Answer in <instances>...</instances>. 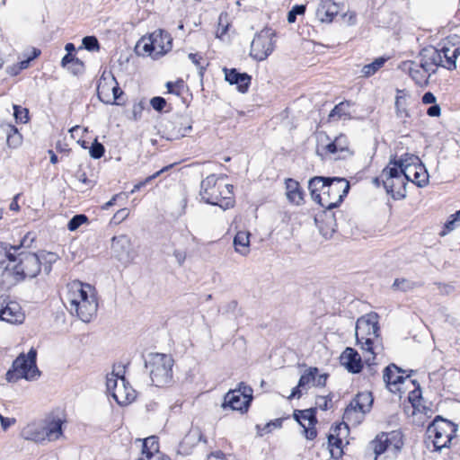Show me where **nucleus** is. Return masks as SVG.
<instances>
[{
  "mask_svg": "<svg viewBox=\"0 0 460 460\" xmlns=\"http://www.w3.org/2000/svg\"><path fill=\"white\" fill-rule=\"evenodd\" d=\"M222 177L210 174L200 182L199 196L205 203L227 209L234 205L233 185L219 181Z\"/></svg>",
  "mask_w": 460,
  "mask_h": 460,
  "instance_id": "obj_1",
  "label": "nucleus"
},
{
  "mask_svg": "<svg viewBox=\"0 0 460 460\" xmlns=\"http://www.w3.org/2000/svg\"><path fill=\"white\" fill-rule=\"evenodd\" d=\"M355 335L357 343L376 358V349L380 344L378 315L376 313L359 317L356 323Z\"/></svg>",
  "mask_w": 460,
  "mask_h": 460,
  "instance_id": "obj_2",
  "label": "nucleus"
},
{
  "mask_svg": "<svg viewBox=\"0 0 460 460\" xmlns=\"http://www.w3.org/2000/svg\"><path fill=\"white\" fill-rule=\"evenodd\" d=\"M172 356L163 353H150L145 358V367L148 370L152 384L157 387L167 385L172 379Z\"/></svg>",
  "mask_w": 460,
  "mask_h": 460,
  "instance_id": "obj_3",
  "label": "nucleus"
},
{
  "mask_svg": "<svg viewBox=\"0 0 460 460\" xmlns=\"http://www.w3.org/2000/svg\"><path fill=\"white\" fill-rule=\"evenodd\" d=\"M37 351L31 348L27 355L21 353L13 362L12 368L6 373L8 382H16L19 379L36 380L40 376L37 364Z\"/></svg>",
  "mask_w": 460,
  "mask_h": 460,
  "instance_id": "obj_4",
  "label": "nucleus"
},
{
  "mask_svg": "<svg viewBox=\"0 0 460 460\" xmlns=\"http://www.w3.org/2000/svg\"><path fill=\"white\" fill-rule=\"evenodd\" d=\"M456 432L457 425L439 415L427 428V435L432 439L436 450L448 447Z\"/></svg>",
  "mask_w": 460,
  "mask_h": 460,
  "instance_id": "obj_5",
  "label": "nucleus"
},
{
  "mask_svg": "<svg viewBox=\"0 0 460 460\" xmlns=\"http://www.w3.org/2000/svg\"><path fill=\"white\" fill-rule=\"evenodd\" d=\"M330 180L323 188L321 200L317 202L328 211L339 207L350 189L349 182L345 178L330 177Z\"/></svg>",
  "mask_w": 460,
  "mask_h": 460,
  "instance_id": "obj_6",
  "label": "nucleus"
},
{
  "mask_svg": "<svg viewBox=\"0 0 460 460\" xmlns=\"http://www.w3.org/2000/svg\"><path fill=\"white\" fill-rule=\"evenodd\" d=\"M18 262L12 268L13 275L17 281L26 278H35L41 270L40 255L34 252H16Z\"/></svg>",
  "mask_w": 460,
  "mask_h": 460,
  "instance_id": "obj_7",
  "label": "nucleus"
},
{
  "mask_svg": "<svg viewBox=\"0 0 460 460\" xmlns=\"http://www.w3.org/2000/svg\"><path fill=\"white\" fill-rule=\"evenodd\" d=\"M252 399V387L243 383H240L238 388L230 390L226 394L222 407H230L234 411H239L244 413L248 411Z\"/></svg>",
  "mask_w": 460,
  "mask_h": 460,
  "instance_id": "obj_8",
  "label": "nucleus"
},
{
  "mask_svg": "<svg viewBox=\"0 0 460 460\" xmlns=\"http://www.w3.org/2000/svg\"><path fill=\"white\" fill-rule=\"evenodd\" d=\"M274 36L275 32L270 28H264L257 33L251 44V57L258 61L266 59L273 51Z\"/></svg>",
  "mask_w": 460,
  "mask_h": 460,
  "instance_id": "obj_9",
  "label": "nucleus"
},
{
  "mask_svg": "<svg viewBox=\"0 0 460 460\" xmlns=\"http://www.w3.org/2000/svg\"><path fill=\"white\" fill-rule=\"evenodd\" d=\"M84 295L80 296V312L78 317L84 323H89L96 314L98 303L95 296V289L90 284L84 283Z\"/></svg>",
  "mask_w": 460,
  "mask_h": 460,
  "instance_id": "obj_10",
  "label": "nucleus"
},
{
  "mask_svg": "<svg viewBox=\"0 0 460 460\" xmlns=\"http://www.w3.org/2000/svg\"><path fill=\"white\" fill-rule=\"evenodd\" d=\"M316 154L320 156L330 154L334 155V159H347L353 155L354 152L349 148L348 137L344 134H340L332 142L322 147L317 148Z\"/></svg>",
  "mask_w": 460,
  "mask_h": 460,
  "instance_id": "obj_11",
  "label": "nucleus"
},
{
  "mask_svg": "<svg viewBox=\"0 0 460 460\" xmlns=\"http://www.w3.org/2000/svg\"><path fill=\"white\" fill-rule=\"evenodd\" d=\"M28 233L21 241L19 245H11L7 243L0 242V268H4L6 271L10 270L9 264L5 265L6 261L15 262L17 261L16 252L22 247H30L34 241V236Z\"/></svg>",
  "mask_w": 460,
  "mask_h": 460,
  "instance_id": "obj_12",
  "label": "nucleus"
},
{
  "mask_svg": "<svg viewBox=\"0 0 460 460\" xmlns=\"http://www.w3.org/2000/svg\"><path fill=\"white\" fill-rule=\"evenodd\" d=\"M0 320L9 323H22L24 314L20 305L7 296H0Z\"/></svg>",
  "mask_w": 460,
  "mask_h": 460,
  "instance_id": "obj_13",
  "label": "nucleus"
},
{
  "mask_svg": "<svg viewBox=\"0 0 460 460\" xmlns=\"http://www.w3.org/2000/svg\"><path fill=\"white\" fill-rule=\"evenodd\" d=\"M111 250L116 258L123 263H128L134 259L133 245L130 238L126 234L114 236L111 239Z\"/></svg>",
  "mask_w": 460,
  "mask_h": 460,
  "instance_id": "obj_14",
  "label": "nucleus"
},
{
  "mask_svg": "<svg viewBox=\"0 0 460 460\" xmlns=\"http://www.w3.org/2000/svg\"><path fill=\"white\" fill-rule=\"evenodd\" d=\"M373 404V396L371 393H358L345 409L343 419L349 420L352 414L360 412L365 414L368 412Z\"/></svg>",
  "mask_w": 460,
  "mask_h": 460,
  "instance_id": "obj_15",
  "label": "nucleus"
},
{
  "mask_svg": "<svg viewBox=\"0 0 460 460\" xmlns=\"http://www.w3.org/2000/svg\"><path fill=\"white\" fill-rule=\"evenodd\" d=\"M420 67L423 70L436 73V67L441 66L442 58L438 49L432 46L424 48L419 54Z\"/></svg>",
  "mask_w": 460,
  "mask_h": 460,
  "instance_id": "obj_16",
  "label": "nucleus"
},
{
  "mask_svg": "<svg viewBox=\"0 0 460 460\" xmlns=\"http://www.w3.org/2000/svg\"><path fill=\"white\" fill-rule=\"evenodd\" d=\"M149 35L151 40L154 42L155 58L164 56L172 49V38L166 31L158 29Z\"/></svg>",
  "mask_w": 460,
  "mask_h": 460,
  "instance_id": "obj_17",
  "label": "nucleus"
},
{
  "mask_svg": "<svg viewBox=\"0 0 460 460\" xmlns=\"http://www.w3.org/2000/svg\"><path fill=\"white\" fill-rule=\"evenodd\" d=\"M192 119L187 115H177L169 121L167 130L174 138H181L188 136L192 130Z\"/></svg>",
  "mask_w": 460,
  "mask_h": 460,
  "instance_id": "obj_18",
  "label": "nucleus"
},
{
  "mask_svg": "<svg viewBox=\"0 0 460 460\" xmlns=\"http://www.w3.org/2000/svg\"><path fill=\"white\" fill-rule=\"evenodd\" d=\"M225 80L232 85H236L238 92L245 93L248 92L252 82V76L247 73H241L236 68L223 69Z\"/></svg>",
  "mask_w": 460,
  "mask_h": 460,
  "instance_id": "obj_19",
  "label": "nucleus"
},
{
  "mask_svg": "<svg viewBox=\"0 0 460 460\" xmlns=\"http://www.w3.org/2000/svg\"><path fill=\"white\" fill-rule=\"evenodd\" d=\"M332 432L328 436V444L331 447H335L336 451L331 449V455L333 458H339L341 456L342 451V431L347 434L349 432V427L345 422H341L332 427Z\"/></svg>",
  "mask_w": 460,
  "mask_h": 460,
  "instance_id": "obj_20",
  "label": "nucleus"
},
{
  "mask_svg": "<svg viewBox=\"0 0 460 460\" xmlns=\"http://www.w3.org/2000/svg\"><path fill=\"white\" fill-rule=\"evenodd\" d=\"M402 67L404 71L408 72L417 85L423 87L429 84V79L432 73L423 70L420 63L408 60L402 63Z\"/></svg>",
  "mask_w": 460,
  "mask_h": 460,
  "instance_id": "obj_21",
  "label": "nucleus"
},
{
  "mask_svg": "<svg viewBox=\"0 0 460 460\" xmlns=\"http://www.w3.org/2000/svg\"><path fill=\"white\" fill-rule=\"evenodd\" d=\"M67 289L66 296L67 308L71 314L75 313L78 316V312H80L79 297L84 294V283L79 280L73 281L67 286Z\"/></svg>",
  "mask_w": 460,
  "mask_h": 460,
  "instance_id": "obj_22",
  "label": "nucleus"
},
{
  "mask_svg": "<svg viewBox=\"0 0 460 460\" xmlns=\"http://www.w3.org/2000/svg\"><path fill=\"white\" fill-rule=\"evenodd\" d=\"M438 50L442 58L441 66L448 70L456 69V59L460 55V47L447 41Z\"/></svg>",
  "mask_w": 460,
  "mask_h": 460,
  "instance_id": "obj_23",
  "label": "nucleus"
},
{
  "mask_svg": "<svg viewBox=\"0 0 460 460\" xmlns=\"http://www.w3.org/2000/svg\"><path fill=\"white\" fill-rule=\"evenodd\" d=\"M340 359L341 365L344 366L346 369L352 374H358L363 368L360 355L356 349L352 348H346L345 350L341 353Z\"/></svg>",
  "mask_w": 460,
  "mask_h": 460,
  "instance_id": "obj_24",
  "label": "nucleus"
},
{
  "mask_svg": "<svg viewBox=\"0 0 460 460\" xmlns=\"http://www.w3.org/2000/svg\"><path fill=\"white\" fill-rule=\"evenodd\" d=\"M106 80V78L104 77V75H102L101 79H100V83L98 84V87H97V93H98V97L99 99L106 103V104H116V105H119L120 102H119L118 101L120 99V96L124 93L123 91L119 88V84L116 80V78L111 75V80L112 82H114L115 85L112 86L111 88V91H112V95H113V101L111 100L109 94L107 93V99L104 98V93L105 91L108 92L109 91V88L107 87L106 85V83H104V81Z\"/></svg>",
  "mask_w": 460,
  "mask_h": 460,
  "instance_id": "obj_25",
  "label": "nucleus"
},
{
  "mask_svg": "<svg viewBox=\"0 0 460 460\" xmlns=\"http://www.w3.org/2000/svg\"><path fill=\"white\" fill-rule=\"evenodd\" d=\"M406 178L404 176L394 178L392 180H382V183L386 192L392 196L394 199H402L406 197Z\"/></svg>",
  "mask_w": 460,
  "mask_h": 460,
  "instance_id": "obj_26",
  "label": "nucleus"
},
{
  "mask_svg": "<svg viewBox=\"0 0 460 460\" xmlns=\"http://www.w3.org/2000/svg\"><path fill=\"white\" fill-rule=\"evenodd\" d=\"M120 381L122 385L113 391L111 395L118 404L128 405L135 401L137 394L123 376L120 377Z\"/></svg>",
  "mask_w": 460,
  "mask_h": 460,
  "instance_id": "obj_27",
  "label": "nucleus"
},
{
  "mask_svg": "<svg viewBox=\"0 0 460 460\" xmlns=\"http://www.w3.org/2000/svg\"><path fill=\"white\" fill-rule=\"evenodd\" d=\"M404 373H406V370L399 367L394 363H391L384 369V382L386 384V386L402 384L406 378L402 376Z\"/></svg>",
  "mask_w": 460,
  "mask_h": 460,
  "instance_id": "obj_28",
  "label": "nucleus"
},
{
  "mask_svg": "<svg viewBox=\"0 0 460 460\" xmlns=\"http://www.w3.org/2000/svg\"><path fill=\"white\" fill-rule=\"evenodd\" d=\"M340 7L333 0H323L317 9V15L323 22H332L339 13Z\"/></svg>",
  "mask_w": 460,
  "mask_h": 460,
  "instance_id": "obj_29",
  "label": "nucleus"
},
{
  "mask_svg": "<svg viewBox=\"0 0 460 460\" xmlns=\"http://www.w3.org/2000/svg\"><path fill=\"white\" fill-rule=\"evenodd\" d=\"M399 164L396 156H391L388 165L382 171L381 177L383 180H392L402 176H404L406 180H410L411 175H409L402 166H399Z\"/></svg>",
  "mask_w": 460,
  "mask_h": 460,
  "instance_id": "obj_30",
  "label": "nucleus"
},
{
  "mask_svg": "<svg viewBox=\"0 0 460 460\" xmlns=\"http://www.w3.org/2000/svg\"><path fill=\"white\" fill-rule=\"evenodd\" d=\"M315 222L318 226L321 234L325 239L332 238V234L336 231V227H337V224H336V220L334 218L333 213L332 211H325L324 218H323L321 220L316 218Z\"/></svg>",
  "mask_w": 460,
  "mask_h": 460,
  "instance_id": "obj_31",
  "label": "nucleus"
},
{
  "mask_svg": "<svg viewBox=\"0 0 460 460\" xmlns=\"http://www.w3.org/2000/svg\"><path fill=\"white\" fill-rule=\"evenodd\" d=\"M22 436L27 440L41 442L46 439V430L43 424L31 423L23 428Z\"/></svg>",
  "mask_w": 460,
  "mask_h": 460,
  "instance_id": "obj_32",
  "label": "nucleus"
},
{
  "mask_svg": "<svg viewBox=\"0 0 460 460\" xmlns=\"http://www.w3.org/2000/svg\"><path fill=\"white\" fill-rule=\"evenodd\" d=\"M330 181V177L324 176H314L309 180L308 189L313 200L315 202L321 200L322 193H323V188H325L326 183Z\"/></svg>",
  "mask_w": 460,
  "mask_h": 460,
  "instance_id": "obj_33",
  "label": "nucleus"
},
{
  "mask_svg": "<svg viewBox=\"0 0 460 460\" xmlns=\"http://www.w3.org/2000/svg\"><path fill=\"white\" fill-rule=\"evenodd\" d=\"M250 235L247 231H239L234 237V250L243 256H246L250 252Z\"/></svg>",
  "mask_w": 460,
  "mask_h": 460,
  "instance_id": "obj_34",
  "label": "nucleus"
},
{
  "mask_svg": "<svg viewBox=\"0 0 460 460\" xmlns=\"http://www.w3.org/2000/svg\"><path fill=\"white\" fill-rule=\"evenodd\" d=\"M388 433H381L378 434L375 439H373L369 447L373 450L374 454L376 455V458L385 453L386 449L388 448L389 445L391 444V439L389 438Z\"/></svg>",
  "mask_w": 460,
  "mask_h": 460,
  "instance_id": "obj_35",
  "label": "nucleus"
},
{
  "mask_svg": "<svg viewBox=\"0 0 460 460\" xmlns=\"http://www.w3.org/2000/svg\"><path fill=\"white\" fill-rule=\"evenodd\" d=\"M142 454L146 456L147 460L154 459L159 452L158 438L155 436L148 437L143 440Z\"/></svg>",
  "mask_w": 460,
  "mask_h": 460,
  "instance_id": "obj_36",
  "label": "nucleus"
},
{
  "mask_svg": "<svg viewBox=\"0 0 460 460\" xmlns=\"http://www.w3.org/2000/svg\"><path fill=\"white\" fill-rule=\"evenodd\" d=\"M62 424L63 421L60 419H58L43 425L44 430H46V439L49 441L58 439L63 434Z\"/></svg>",
  "mask_w": 460,
  "mask_h": 460,
  "instance_id": "obj_37",
  "label": "nucleus"
},
{
  "mask_svg": "<svg viewBox=\"0 0 460 460\" xmlns=\"http://www.w3.org/2000/svg\"><path fill=\"white\" fill-rule=\"evenodd\" d=\"M397 162L400 164L399 166H402L409 175L411 174L412 169H417V166L421 164L417 155L409 153L402 155L397 159Z\"/></svg>",
  "mask_w": 460,
  "mask_h": 460,
  "instance_id": "obj_38",
  "label": "nucleus"
},
{
  "mask_svg": "<svg viewBox=\"0 0 460 460\" xmlns=\"http://www.w3.org/2000/svg\"><path fill=\"white\" fill-rule=\"evenodd\" d=\"M409 181V180H407ZM410 181L415 183L418 187H425L429 182V174L423 164H419L417 169H412Z\"/></svg>",
  "mask_w": 460,
  "mask_h": 460,
  "instance_id": "obj_39",
  "label": "nucleus"
},
{
  "mask_svg": "<svg viewBox=\"0 0 460 460\" xmlns=\"http://www.w3.org/2000/svg\"><path fill=\"white\" fill-rule=\"evenodd\" d=\"M154 42L150 39V35L143 36L137 43L135 51L138 56L154 55Z\"/></svg>",
  "mask_w": 460,
  "mask_h": 460,
  "instance_id": "obj_40",
  "label": "nucleus"
},
{
  "mask_svg": "<svg viewBox=\"0 0 460 460\" xmlns=\"http://www.w3.org/2000/svg\"><path fill=\"white\" fill-rule=\"evenodd\" d=\"M422 282H415L407 279H395L392 288L395 290H400L402 292L411 291L416 288L422 287Z\"/></svg>",
  "mask_w": 460,
  "mask_h": 460,
  "instance_id": "obj_41",
  "label": "nucleus"
},
{
  "mask_svg": "<svg viewBox=\"0 0 460 460\" xmlns=\"http://www.w3.org/2000/svg\"><path fill=\"white\" fill-rule=\"evenodd\" d=\"M386 61V58L380 57L376 58L373 62L365 65L361 69L363 75L366 77L373 75L385 65Z\"/></svg>",
  "mask_w": 460,
  "mask_h": 460,
  "instance_id": "obj_42",
  "label": "nucleus"
},
{
  "mask_svg": "<svg viewBox=\"0 0 460 460\" xmlns=\"http://www.w3.org/2000/svg\"><path fill=\"white\" fill-rule=\"evenodd\" d=\"M38 255H40V261H42L41 267L45 273L49 274L51 271L52 264L57 261L58 256L54 252L45 251H41Z\"/></svg>",
  "mask_w": 460,
  "mask_h": 460,
  "instance_id": "obj_43",
  "label": "nucleus"
},
{
  "mask_svg": "<svg viewBox=\"0 0 460 460\" xmlns=\"http://www.w3.org/2000/svg\"><path fill=\"white\" fill-rule=\"evenodd\" d=\"M395 112L398 119H402V122H406V119L410 117V113L406 108V100L402 96H396L395 99Z\"/></svg>",
  "mask_w": 460,
  "mask_h": 460,
  "instance_id": "obj_44",
  "label": "nucleus"
},
{
  "mask_svg": "<svg viewBox=\"0 0 460 460\" xmlns=\"http://www.w3.org/2000/svg\"><path fill=\"white\" fill-rule=\"evenodd\" d=\"M7 145L10 147H16L22 143V135L19 133L17 128L13 125H7Z\"/></svg>",
  "mask_w": 460,
  "mask_h": 460,
  "instance_id": "obj_45",
  "label": "nucleus"
},
{
  "mask_svg": "<svg viewBox=\"0 0 460 460\" xmlns=\"http://www.w3.org/2000/svg\"><path fill=\"white\" fill-rule=\"evenodd\" d=\"M294 419L303 427L305 436L307 439L313 440L317 436V430L315 427H305L302 420V410H296L293 413Z\"/></svg>",
  "mask_w": 460,
  "mask_h": 460,
  "instance_id": "obj_46",
  "label": "nucleus"
},
{
  "mask_svg": "<svg viewBox=\"0 0 460 460\" xmlns=\"http://www.w3.org/2000/svg\"><path fill=\"white\" fill-rule=\"evenodd\" d=\"M351 103L349 101L341 102L339 104L335 105V107L332 110L329 114V118L338 117L339 119L342 117L349 116V107Z\"/></svg>",
  "mask_w": 460,
  "mask_h": 460,
  "instance_id": "obj_47",
  "label": "nucleus"
},
{
  "mask_svg": "<svg viewBox=\"0 0 460 460\" xmlns=\"http://www.w3.org/2000/svg\"><path fill=\"white\" fill-rule=\"evenodd\" d=\"M317 375H318L317 367L308 368L307 371L300 376V378L298 380L299 386H303L305 388V385H309L310 383L314 382L315 376Z\"/></svg>",
  "mask_w": 460,
  "mask_h": 460,
  "instance_id": "obj_48",
  "label": "nucleus"
},
{
  "mask_svg": "<svg viewBox=\"0 0 460 460\" xmlns=\"http://www.w3.org/2000/svg\"><path fill=\"white\" fill-rule=\"evenodd\" d=\"M87 221L88 217L84 214L75 215L68 221L67 228L69 231H75Z\"/></svg>",
  "mask_w": 460,
  "mask_h": 460,
  "instance_id": "obj_49",
  "label": "nucleus"
},
{
  "mask_svg": "<svg viewBox=\"0 0 460 460\" xmlns=\"http://www.w3.org/2000/svg\"><path fill=\"white\" fill-rule=\"evenodd\" d=\"M83 47L88 51H99L100 43L95 36H85L82 40Z\"/></svg>",
  "mask_w": 460,
  "mask_h": 460,
  "instance_id": "obj_50",
  "label": "nucleus"
},
{
  "mask_svg": "<svg viewBox=\"0 0 460 460\" xmlns=\"http://www.w3.org/2000/svg\"><path fill=\"white\" fill-rule=\"evenodd\" d=\"M283 419H276L265 424L263 428H261L260 425H256V429L258 430V434L262 436L263 433H269L273 429L280 428L282 426Z\"/></svg>",
  "mask_w": 460,
  "mask_h": 460,
  "instance_id": "obj_51",
  "label": "nucleus"
},
{
  "mask_svg": "<svg viewBox=\"0 0 460 460\" xmlns=\"http://www.w3.org/2000/svg\"><path fill=\"white\" fill-rule=\"evenodd\" d=\"M104 146L98 142L97 139L93 141L89 149L90 155L93 159H100L104 155Z\"/></svg>",
  "mask_w": 460,
  "mask_h": 460,
  "instance_id": "obj_52",
  "label": "nucleus"
},
{
  "mask_svg": "<svg viewBox=\"0 0 460 460\" xmlns=\"http://www.w3.org/2000/svg\"><path fill=\"white\" fill-rule=\"evenodd\" d=\"M305 12V5L304 4H296L291 10L288 13L287 20L289 23H294L296 20L297 15L304 14Z\"/></svg>",
  "mask_w": 460,
  "mask_h": 460,
  "instance_id": "obj_53",
  "label": "nucleus"
},
{
  "mask_svg": "<svg viewBox=\"0 0 460 460\" xmlns=\"http://www.w3.org/2000/svg\"><path fill=\"white\" fill-rule=\"evenodd\" d=\"M302 420H308L309 427H314L317 423L316 408L302 410Z\"/></svg>",
  "mask_w": 460,
  "mask_h": 460,
  "instance_id": "obj_54",
  "label": "nucleus"
},
{
  "mask_svg": "<svg viewBox=\"0 0 460 460\" xmlns=\"http://www.w3.org/2000/svg\"><path fill=\"white\" fill-rule=\"evenodd\" d=\"M287 197L289 201L300 205L304 200V193L300 187L287 192Z\"/></svg>",
  "mask_w": 460,
  "mask_h": 460,
  "instance_id": "obj_55",
  "label": "nucleus"
},
{
  "mask_svg": "<svg viewBox=\"0 0 460 460\" xmlns=\"http://www.w3.org/2000/svg\"><path fill=\"white\" fill-rule=\"evenodd\" d=\"M13 116L17 122L26 123L28 121V110L19 105H13Z\"/></svg>",
  "mask_w": 460,
  "mask_h": 460,
  "instance_id": "obj_56",
  "label": "nucleus"
},
{
  "mask_svg": "<svg viewBox=\"0 0 460 460\" xmlns=\"http://www.w3.org/2000/svg\"><path fill=\"white\" fill-rule=\"evenodd\" d=\"M150 105L155 111L161 112L166 106V100L164 97L155 96L150 100Z\"/></svg>",
  "mask_w": 460,
  "mask_h": 460,
  "instance_id": "obj_57",
  "label": "nucleus"
},
{
  "mask_svg": "<svg viewBox=\"0 0 460 460\" xmlns=\"http://www.w3.org/2000/svg\"><path fill=\"white\" fill-rule=\"evenodd\" d=\"M145 102L140 101L135 103L132 107V118L134 120H138L141 119L142 112L145 110Z\"/></svg>",
  "mask_w": 460,
  "mask_h": 460,
  "instance_id": "obj_58",
  "label": "nucleus"
},
{
  "mask_svg": "<svg viewBox=\"0 0 460 460\" xmlns=\"http://www.w3.org/2000/svg\"><path fill=\"white\" fill-rule=\"evenodd\" d=\"M74 75L82 74L84 70V64L83 61L75 58L70 66H67Z\"/></svg>",
  "mask_w": 460,
  "mask_h": 460,
  "instance_id": "obj_59",
  "label": "nucleus"
},
{
  "mask_svg": "<svg viewBox=\"0 0 460 460\" xmlns=\"http://www.w3.org/2000/svg\"><path fill=\"white\" fill-rule=\"evenodd\" d=\"M451 218L448 219L445 225H444V229L440 232V235L441 236H444L446 235L447 233H449L450 231L454 230L456 227L459 226L460 225H458V222L457 220L456 219L455 217H450Z\"/></svg>",
  "mask_w": 460,
  "mask_h": 460,
  "instance_id": "obj_60",
  "label": "nucleus"
},
{
  "mask_svg": "<svg viewBox=\"0 0 460 460\" xmlns=\"http://www.w3.org/2000/svg\"><path fill=\"white\" fill-rule=\"evenodd\" d=\"M189 58L199 68V74L202 77L204 71L206 69V67L200 64V60L202 59V57L199 56L198 53H190Z\"/></svg>",
  "mask_w": 460,
  "mask_h": 460,
  "instance_id": "obj_61",
  "label": "nucleus"
},
{
  "mask_svg": "<svg viewBox=\"0 0 460 460\" xmlns=\"http://www.w3.org/2000/svg\"><path fill=\"white\" fill-rule=\"evenodd\" d=\"M118 378H119V375H115L114 373H111V375L107 376L106 386H107L108 391L113 392L119 388Z\"/></svg>",
  "mask_w": 460,
  "mask_h": 460,
  "instance_id": "obj_62",
  "label": "nucleus"
},
{
  "mask_svg": "<svg viewBox=\"0 0 460 460\" xmlns=\"http://www.w3.org/2000/svg\"><path fill=\"white\" fill-rule=\"evenodd\" d=\"M183 86V81L182 80H179L177 81L176 83H172V82H167L166 83V88L168 90V93H173V94H176V95H180V90H176V88L180 89Z\"/></svg>",
  "mask_w": 460,
  "mask_h": 460,
  "instance_id": "obj_63",
  "label": "nucleus"
},
{
  "mask_svg": "<svg viewBox=\"0 0 460 460\" xmlns=\"http://www.w3.org/2000/svg\"><path fill=\"white\" fill-rule=\"evenodd\" d=\"M129 215V209L127 208H121L118 210L113 216V219L117 222H122L125 220Z\"/></svg>",
  "mask_w": 460,
  "mask_h": 460,
  "instance_id": "obj_64",
  "label": "nucleus"
}]
</instances>
